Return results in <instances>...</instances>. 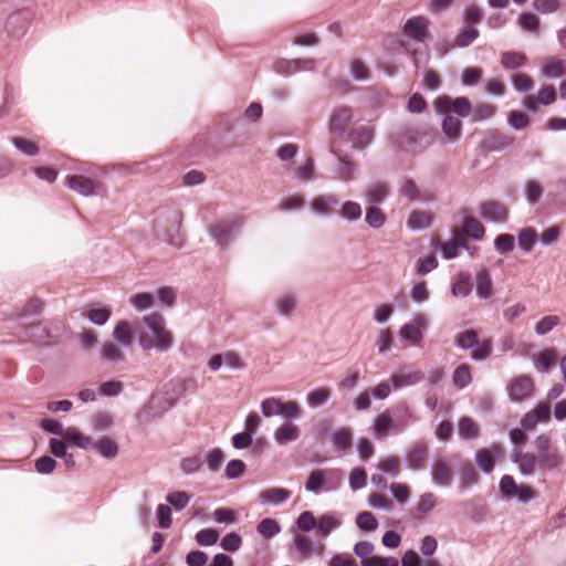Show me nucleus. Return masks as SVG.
I'll list each match as a JSON object with an SVG mask.
<instances>
[{
    "mask_svg": "<svg viewBox=\"0 0 566 566\" xmlns=\"http://www.w3.org/2000/svg\"><path fill=\"white\" fill-rule=\"evenodd\" d=\"M454 345L460 349H473L471 358L475 361L485 360L491 356V340L479 342L478 333L474 329H467L458 334L454 338Z\"/></svg>",
    "mask_w": 566,
    "mask_h": 566,
    "instance_id": "nucleus-1",
    "label": "nucleus"
},
{
    "mask_svg": "<svg viewBox=\"0 0 566 566\" xmlns=\"http://www.w3.org/2000/svg\"><path fill=\"white\" fill-rule=\"evenodd\" d=\"M241 224L242 217L232 216L211 224L208 228V233L219 248L226 249L234 240L235 232Z\"/></svg>",
    "mask_w": 566,
    "mask_h": 566,
    "instance_id": "nucleus-2",
    "label": "nucleus"
},
{
    "mask_svg": "<svg viewBox=\"0 0 566 566\" xmlns=\"http://www.w3.org/2000/svg\"><path fill=\"white\" fill-rule=\"evenodd\" d=\"M144 324L153 334L157 350L166 353L174 346V336L166 329L163 315L153 313L144 318Z\"/></svg>",
    "mask_w": 566,
    "mask_h": 566,
    "instance_id": "nucleus-3",
    "label": "nucleus"
},
{
    "mask_svg": "<svg viewBox=\"0 0 566 566\" xmlns=\"http://www.w3.org/2000/svg\"><path fill=\"white\" fill-rule=\"evenodd\" d=\"M172 408V402L163 395H154L149 401L143 407L137 416V420L142 424L157 421Z\"/></svg>",
    "mask_w": 566,
    "mask_h": 566,
    "instance_id": "nucleus-4",
    "label": "nucleus"
},
{
    "mask_svg": "<svg viewBox=\"0 0 566 566\" xmlns=\"http://www.w3.org/2000/svg\"><path fill=\"white\" fill-rule=\"evenodd\" d=\"M261 412L266 418L273 416H291L298 419L302 416V410L296 401L291 400L284 402L277 397H269L264 399L261 403Z\"/></svg>",
    "mask_w": 566,
    "mask_h": 566,
    "instance_id": "nucleus-5",
    "label": "nucleus"
},
{
    "mask_svg": "<svg viewBox=\"0 0 566 566\" xmlns=\"http://www.w3.org/2000/svg\"><path fill=\"white\" fill-rule=\"evenodd\" d=\"M429 459V443L424 439L411 442L405 454L406 467L411 471H421L427 467Z\"/></svg>",
    "mask_w": 566,
    "mask_h": 566,
    "instance_id": "nucleus-6",
    "label": "nucleus"
},
{
    "mask_svg": "<svg viewBox=\"0 0 566 566\" xmlns=\"http://www.w3.org/2000/svg\"><path fill=\"white\" fill-rule=\"evenodd\" d=\"M535 447L539 454V463L546 469L553 470L563 464V457L558 450L552 446L551 438L547 434L537 436Z\"/></svg>",
    "mask_w": 566,
    "mask_h": 566,
    "instance_id": "nucleus-7",
    "label": "nucleus"
},
{
    "mask_svg": "<svg viewBox=\"0 0 566 566\" xmlns=\"http://www.w3.org/2000/svg\"><path fill=\"white\" fill-rule=\"evenodd\" d=\"M427 324V317L423 314H417L409 323L401 326L399 336L409 345L418 346L423 338Z\"/></svg>",
    "mask_w": 566,
    "mask_h": 566,
    "instance_id": "nucleus-8",
    "label": "nucleus"
},
{
    "mask_svg": "<svg viewBox=\"0 0 566 566\" xmlns=\"http://www.w3.org/2000/svg\"><path fill=\"white\" fill-rule=\"evenodd\" d=\"M394 422V432L403 431L407 427L418 421V417L407 401H399L388 410Z\"/></svg>",
    "mask_w": 566,
    "mask_h": 566,
    "instance_id": "nucleus-9",
    "label": "nucleus"
},
{
    "mask_svg": "<svg viewBox=\"0 0 566 566\" xmlns=\"http://www.w3.org/2000/svg\"><path fill=\"white\" fill-rule=\"evenodd\" d=\"M534 391L533 379L527 375L513 378L509 386V397L514 402H522L531 398Z\"/></svg>",
    "mask_w": 566,
    "mask_h": 566,
    "instance_id": "nucleus-10",
    "label": "nucleus"
},
{
    "mask_svg": "<svg viewBox=\"0 0 566 566\" xmlns=\"http://www.w3.org/2000/svg\"><path fill=\"white\" fill-rule=\"evenodd\" d=\"M353 118L354 109L350 106L339 105L334 107L328 119L329 132L343 135L347 132Z\"/></svg>",
    "mask_w": 566,
    "mask_h": 566,
    "instance_id": "nucleus-11",
    "label": "nucleus"
},
{
    "mask_svg": "<svg viewBox=\"0 0 566 566\" xmlns=\"http://www.w3.org/2000/svg\"><path fill=\"white\" fill-rule=\"evenodd\" d=\"M504 448L500 443H493L489 448H482L475 452V462L479 469L489 474L494 470L495 459L504 455Z\"/></svg>",
    "mask_w": 566,
    "mask_h": 566,
    "instance_id": "nucleus-12",
    "label": "nucleus"
},
{
    "mask_svg": "<svg viewBox=\"0 0 566 566\" xmlns=\"http://www.w3.org/2000/svg\"><path fill=\"white\" fill-rule=\"evenodd\" d=\"M430 476L436 486L449 488L453 481V470L446 459L439 458L430 467Z\"/></svg>",
    "mask_w": 566,
    "mask_h": 566,
    "instance_id": "nucleus-13",
    "label": "nucleus"
},
{
    "mask_svg": "<svg viewBox=\"0 0 566 566\" xmlns=\"http://www.w3.org/2000/svg\"><path fill=\"white\" fill-rule=\"evenodd\" d=\"M359 175L358 165L347 155H337V161L334 167V178L340 181L349 182L357 179Z\"/></svg>",
    "mask_w": 566,
    "mask_h": 566,
    "instance_id": "nucleus-14",
    "label": "nucleus"
},
{
    "mask_svg": "<svg viewBox=\"0 0 566 566\" xmlns=\"http://www.w3.org/2000/svg\"><path fill=\"white\" fill-rule=\"evenodd\" d=\"M65 185L82 196L98 193L101 184L82 175H69Z\"/></svg>",
    "mask_w": 566,
    "mask_h": 566,
    "instance_id": "nucleus-15",
    "label": "nucleus"
},
{
    "mask_svg": "<svg viewBox=\"0 0 566 566\" xmlns=\"http://www.w3.org/2000/svg\"><path fill=\"white\" fill-rule=\"evenodd\" d=\"M438 496L432 492H424L417 499L416 505L411 510L413 520H424L438 506Z\"/></svg>",
    "mask_w": 566,
    "mask_h": 566,
    "instance_id": "nucleus-16",
    "label": "nucleus"
},
{
    "mask_svg": "<svg viewBox=\"0 0 566 566\" xmlns=\"http://www.w3.org/2000/svg\"><path fill=\"white\" fill-rule=\"evenodd\" d=\"M429 21L424 17H412L407 20L403 33L408 38L418 41L424 42L429 38L428 32Z\"/></svg>",
    "mask_w": 566,
    "mask_h": 566,
    "instance_id": "nucleus-17",
    "label": "nucleus"
},
{
    "mask_svg": "<svg viewBox=\"0 0 566 566\" xmlns=\"http://www.w3.org/2000/svg\"><path fill=\"white\" fill-rule=\"evenodd\" d=\"M390 193L389 185L385 181H375L369 184L363 196L364 201L368 206H377L384 203Z\"/></svg>",
    "mask_w": 566,
    "mask_h": 566,
    "instance_id": "nucleus-18",
    "label": "nucleus"
},
{
    "mask_svg": "<svg viewBox=\"0 0 566 566\" xmlns=\"http://www.w3.org/2000/svg\"><path fill=\"white\" fill-rule=\"evenodd\" d=\"M479 213L490 222L502 223L507 220V209L499 201L482 202L479 207Z\"/></svg>",
    "mask_w": 566,
    "mask_h": 566,
    "instance_id": "nucleus-19",
    "label": "nucleus"
},
{
    "mask_svg": "<svg viewBox=\"0 0 566 566\" xmlns=\"http://www.w3.org/2000/svg\"><path fill=\"white\" fill-rule=\"evenodd\" d=\"M394 389L399 390L405 387L415 386L424 379V374L420 370L401 369L390 377Z\"/></svg>",
    "mask_w": 566,
    "mask_h": 566,
    "instance_id": "nucleus-20",
    "label": "nucleus"
},
{
    "mask_svg": "<svg viewBox=\"0 0 566 566\" xmlns=\"http://www.w3.org/2000/svg\"><path fill=\"white\" fill-rule=\"evenodd\" d=\"M541 74L547 80H554L566 75V60L557 56H547L543 60Z\"/></svg>",
    "mask_w": 566,
    "mask_h": 566,
    "instance_id": "nucleus-21",
    "label": "nucleus"
},
{
    "mask_svg": "<svg viewBox=\"0 0 566 566\" xmlns=\"http://www.w3.org/2000/svg\"><path fill=\"white\" fill-rule=\"evenodd\" d=\"M475 294L479 300H489L494 294L493 283L489 271L481 268L475 272Z\"/></svg>",
    "mask_w": 566,
    "mask_h": 566,
    "instance_id": "nucleus-22",
    "label": "nucleus"
},
{
    "mask_svg": "<svg viewBox=\"0 0 566 566\" xmlns=\"http://www.w3.org/2000/svg\"><path fill=\"white\" fill-rule=\"evenodd\" d=\"M348 139L353 149L361 150L373 143L374 129L369 126H358L348 130Z\"/></svg>",
    "mask_w": 566,
    "mask_h": 566,
    "instance_id": "nucleus-23",
    "label": "nucleus"
},
{
    "mask_svg": "<svg viewBox=\"0 0 566 566\" xmlns=\"http://www.w3.org/2000/svg\"><path fill=\"white\" fill-rule=\"evenodd\" d=\"M485 229L483 224L473 217H465L461 229L457 230V239L471 238L481 240L484 237Z\"/></svg>",
    "mask_w": 566,
    "mask_h": 566,
    "instance_id": "nucleus-24",
    "label": "nucleus"
},
{
    "mask_svg": "<svg viewBox=\"0 0 566 566\" xmlns=\"http://www.w3.org/2000/svg\"><path fill=\"white\" fill-rule=\"evenodd\" d=\"M297 306V296L295 293L286 291L280 294L274 301L275 312L280 316L290 317L294 314Z\"/></svg>",
    "mask_w": 566,
    "mask_h": 566,
    "instance_id": "nucleus-25",
    "label": "nucleus"
},
{
    "mask_svg": "<svg viewBox=\"0 0 566 566\" xmlns=\"http://www.w3.org/2000/svg\"><path fill=\"white\" fill-rule=\"evenodd\" d=\"M342 525V517L336 512H328L319 516L317 520V535L326 538L332 532Z\"/></svg>",
    "mask_w": 566,
    "mask_h": 566,
    "instance_id": "nucleus-26",
    "label": "nucleus"
},
{
    "mask_svg": "<svg viewBox=\"0 0 566 566\" xmlns=\"http://www.w3.org/2000/svg\"><path fill=\"white\" fill-rule=\"evenodd\" d=\"M557 358L556 349L545 348L544 350L533 354L532 360L535 369L542 374H548L554 367Z\"/></svg>",
    "mask_w": 566,
    "mask_h": 566,
    "instance_id": "nucleus-27",
    "label": "nucleus"
},
{
    "mask_svg": "<svg viewBox=\"0 0 566 566\" xmlns=\"http://www.w3.org/2000/svg\"><path fill=\"white\" fill-rule=\"evenodd\" d=\"M331 441L333 443L335 451L339 455H343L347 453L352 448L353 433L348 428H339L332 432Z\"/></svg>",
    "mask_w": 566,
    "mask_h": 566,
    "instance_id": "nucleus-28",
    "label": "nucleus"
},
{
    "mask_svg": "<svg viewBox=\"0 0 566 566\" xmlns=\"http://www.w3.org/2000/svg\"><path fill=\"white\" fill-rule=\"evenodd\" d=\"M317 62L313 59H295L292 61H282L279 64L277 72L284 75H291L298 71H312Z\"/></svg>",
    "mask_w": 566,
    "mask_h": 566,
    "instance_id": "nucleus-29",
    "label": "nucleus"
},
{
    "mask_svg": "<svg viewBox=\"0 0 566 566\" xmlns=\"http://www.w3.org/2000/svg\"><path fill=\"white\" fill-rule=\"evenodd\" d=\"M441 129L450 143H455L462 135V122L460 118L447 114L442 119Z\"/></svg>",
    "mask_w": 566,
    "mask_h": 566,
    "instance_id": "nucleus-30",
    "label": "nucleus"
},
{
    "mask_svg": "<svg viewBox=\"0 0 566 566\" xmlns=\"http://www.w3.org/2000/svg\"><path fill=\"white\" fill-rule=\"evenodd\" d=\"M64 439L69 443L84 450L95 449L96 442L90 436H85L75 427H69L64 432Z\"/></svg>",
    "mask_w": 566,
    "mask_h": 566,
    "instance_id": "nucleus-31",
    "label": "nucleus"
},
{
    "mask_svg": "<svg viewBox=\"0 0 566 566\" xmlns=\"http://www.w3.org/2000/svg\"><path fill=\"white\" fill-rule=\"evenodd\" d=\"M321 478L324 493H328L340 488L344 475L340 469H322Z\"/></svg>",
    "mask_w": 566,
    "mask_h": 566,
    "instance_id": "nucleus-32",
    "label": "nucleus"
},
{
    "mask_svg": "<svg viewBox=\"0 0 566 566\" xmlns=\"http://www.w3.org/2000/svg\"><path fill=\"white\" fill-rule=\"evenodd\" d=\"M300 428L291 420H285L274 432V439L280 444L295 441L300 437Z\"/></svg>",
    "mask_w": 566,
    "mask_h": 566,
    "instance_id": "nucleus-33",
    "label": "nucleus"
},
{
    "mask_svg": "<svg viewBox=\"0 0 566 566\" xmlns=\"http://www.w3.org/2000/svg\"><path fill=\"white\" fill-rule=\"evenodd\" d=\"M337 202L336 197L333 195H319L312 200L311 208L314 213L326 217L334 212V207Z\"/></svg>",
    "mask_w": 566,
    "mask_h": 566,
    "instance_id": "nucleus-34",
    "label": "nucleus"
},
{
    "mask_svg": "<svg viewBox=\"0 0 566 566\" xmlns=\"http://www.w3.org/2000/svg\"><path fill=\"white\" fill-rule=\"evenodd\" d=\"M291 495V491L286 489L271 488L263 490L259 495V500L263 504L281 505L285 503Z\"/></svg>",
    "mask_w": 566,
    "mask_h": 566,
    "instance_id": "nucleus-35",
    "label": "nucleus"
},
{
    "mask_svg": "<svg viewBox=\"0 0 566 566\" xmlns=\"http://www.w3.org/2000/svg\"><path fill=\"white\" fill-rule=\"evenodd\" d=\"M527 63V56L521 51H505L501 54V65L506 71H515Z\"/></svg>",
    "mask_w": 566,
    "mask_h": 566,
    "instance_id": "nucleus-36",
    "label": "nucleus"
},
{
    "mask_svg": "<svg viewBox=\"0 0 566 566\" xmlns=\"http://www.w3.org/2000/svg\"><path fill=\"white\" fill-rule=\"evenodd\" d=\"M181 214L176 212L174 213V219L171 221L170 228L167 230L163 240L168 244L175 248H181L184 244V235L181 233Z\"/></svg>",
    "mask_w": 566,
    "mask_h": 566,
    "instance_id": "nucleus-37",
    "label": "nucleus"
},
{
    "mask_svg": "<svg viewBox=\"0 0 566 566\" xmlns=\"http://www.w3.org/2000/svg\"><path fill=\"white\" fill-rule=\"evenodd\" d=\"M101 357L103 360L113 364H122L126 361V356L123 350L112 342L103 344L101 348Z\"/></svg>",
    "mask_w": 566,
    "mask_h": 566,
    "instance_id": "nucleus-38",
    "label": "nucleus"
},
{
    "mask_svg": "<svg viewBox=\"0 0 566 566\" xmlns=\"http://www.w3.org/2000/svg\"><path fill=\"white\" fill-rule=\"evenodd\" d=\"M451 293L455 297H467L471 293V276L467 272H460L452 283Z\"/></svg>",
    "mask_w": 566,
    "mask_h": 566,
    "instance_id": "nucleus-39",
    "label": "nucleus"
},
{
    "mask_svg": "<svg viewBox=\"0 0 566 566\" xmlns=\"http://www.w3.org/2000/svg\"><path fill=\"white\" fill-rule=\"evenodd\" d=\"M408 228L415 231L424 230L432 224V216L426 211H413L408 219Z\"/></svg>",
    "mask_w": 566,
    "mask_h": 566,
    "instance_id": "nucleus-40",
    "label": "nucleus"
},
{
    "mask_svg": "<svg viewBox=\"0 0 566 566\" xmlns=\"http://www.w3.org/2000/svg\"><path fill=\"white\" fill-rule=\"evenodd\" d=\"M113 338L125 348L132 345L130 326L126 321H120L116 324L113 331Z\"/></svg>",
    "mask_w": 566,
    "mask_h": 566,
    "instance_id": "nucleus-41",
    "label": "nucleus"
},
{
    "mask_svg": "<svg viewBox=\"0 0 566 566\" xmlns=\"http://www.w3.org/2000/svg\"><path fill=\"white\" fill-rule=\"evenodd\" d=\"M363 214L361 206L356 201H345L339 210V216L348 222H355L360 219Z\"/></svg>",
    "mask_w": 566,
    "mask_h": 566,
    "instance_id": "nucleus-42",
    "label": "nucleus"
},
{
    "mask_svg": "<svg viewBox=\"0 0 566 566\" xmlns=\"http://www.w3.org/2000/svg\"><path fill=\"white\" fill-rule=\"evenodd\" d=\"M390 430L394 432V422L387 411L376 419L373 431L378 439H384Z\"/></svg>",
    "mask_w": 566,
    "mask_h": 566,
    "instance_id": "nucleus-43",
    "label": "nucleus"
},
{
    "mask_svg": "<svg viewBox=\"0 0 566 566\" xmlns=\"http://www.w3.org/2000/svg\"><path fill=\"white\" fill-rule=\"evenodd\" d=\"M331 395L332 392L329 388H317L307 394L306 402L311 408H318L328 401Z\"/></svg>",
    "mask_w": 566,
    "mask_h": 566,
    "instance_id": "nucleus-44",
    "label": "nucleus"
},
{
    "mask_svg": "<svg viewBox=\"0 0 566 566\" xmlns=\"http://www.w3.org/2000/svg\"><path fill=\"white\" fill-rule=\"evenodd\" d=\"M386 214L377 206H369L366 209L365 222L373 229H379L386 223Z\"/></svg>",
    "mask_w": 566,
    "mask_h": 566,
    "instance_id": "nucleus-45",
    "label": "nucleus"
},
{
    "mask_svg": "<svg viewBox=\"0 0 566 566\" xmlns=\"http://www.w3.org/2000/svg\"><path fill=\"white\" fill-rule=\"evenodd\" d=\"M25 335L30 338V340L42 344L46 338L50 337V332L44 324L38 322L32 323L25 327Z\"/></svg>",
    "mask_w": 566,
    "mask_h": 566,
    "instance_id": "nucleus-46",
    "label": "nucleus"
},
{
    "mask_svg": "<svg viewBox=\"0 0 566 566\" xmlns=\"http://www.w3.org/2000/svg\"><path fill=\"white\" fill-rule=\"evenodd\" d=\"M516 23L523 31L532 33H537L541 27L538 17L532 12L521 13Z\"/></svg>",
    "mask_w": 566,
    "mask_h": 566,
    "instance_id": "nucleus-47",
    "label": "nucleus"
},
{
    "mask_svg": "<svg viewBox=\"0 0 566 566\" xmlns=\"http://www.w3.org/2000/svg\"><path fill=\"white\" fill-rule=\"evenodd\" d=\"M472 377H471V370L470 366L467 364H462L458 366L453 374H452V381L453 385L459 388L463 389L467 386L471 384Z\"/></svg>",
    "mask_w": 566,
    "mask_h": 566,
    "instance_id": "nucleus-48",
    "label": "nucleus"
},
{
    "mask_svg": "<svg viewBox=\"0 0 566 566\" xmlns=\"http://www.w3.org/2000/svg\"><path fill=\"white\" fill-rule=\"evenodd\" d=\"M480 32L474 25H464L463 30L455 36L454 43L459 48H467L479 36Z\"/></svg>",
    "mask_w": 566,
    "mask_h": 566,
    "instance_id": "nucleus-49",
    "label": "nucleus"
},
{
    "mask_svg": "<svg viewBox=\"0 0 566 566\" xmlns=\"http://www.w3.org/2000/svg\"><path fill=\"white\" fill-rule=\"evenodd\" d=\"M559 323L560 318L558 315H546L535 324L534 332L538 336H544L551 333Z\"/></svg>",
    "mask_w": 566,
    "mask_h": 566,
    "instance_id": "nucleus-50",
    "label": "nucleus"
},
{
    "mask_svg": "<svg viewBox=\"0 0 566 566\" xmlns=\"http://www.w3.org/2000/svg\"><path fill=\"white\" fill-rule=\"evenodd\" d=\"M459 436L462 439H475L479 437L476 423L468 417H462L458 423Z\"/></svg>",
    "mask_w": 566,
    "mask_h": 566,
    "instance_id": "nucleus-51",
    "label": "nucleus"
},
{
    "mask_svg": "<svg viewBox=\"0 0 566 566\" xmlns=\"http://www.w3.org/2000/svg\"><path fill=\"white\" fill-rule=\"evenodd\" d=\"M202 460L206 462L208 470L212 473H216L220 470L224 460V455L221 449L214 448L207 452Z\"/></svg>",
    "mask_w": 566,
    "mask_h": 566,
    "instance_id": "nucleus-52",
    "label": "nucleus"
},
{
    "mask_svg": "<svg viewBox=\"0 0 566 566\" xmlns=\"http://www.w3.org/2000/svg\"><path fill=\"white\" fill-rule=\"evenodd\" d=\"M532 8L539 14H553L560 10L559 0H533Z\"/></svg>",
    "mask_w": 566,
    "mask_h": 566,
    "instance_id": "nucleus-53",
    "label": "nucleus"
},
{
    "mask_svg": "<svg viewBox=\"0 0 566 566\" xmlns=\"http://www.w3.org/2000/svg\"><path fill=\"white\" fill-rule=\"evenodd\" d=\"M95 450L106 459H114L118 453L116 442L107 437H104L96 442Z\"/></svg>",
    "mask_w": 566,
    "mask_h": 566,
    "instance_id": "nucleus-54",
    "label": "nucleus"
},
{
    "mask_svg": "<svg viewBox=\"0 0 566 566\" xmlns=\"http://www.w3.org/2000/svg\"><path fill=\"white\" fill-rule=\"evenodd\" d=\"M537 234L533 228L523 229L517 235V243L524 252H530L536 243Z\"/></svg>",
    "mask_w": 566,
    "mask_h": 566,
    "instance_id": "nucleus-55",
    "label": "nucleus"
},
{
    "mask_svg": "<svg viewBox=\"0 0 566 566\" xmlns=\"http://www.w3.org/2000/svg\"><path fill=\"white\" fill-rule=\"evenodd\" d=\"M256 530L265 539L272 538L281 532L279 523L273 518L262 520Z\"/></svg>",
    "mask_w": 566,
    "mask_h": 566,
    "instance_id": "nucleus-56",
    "label": "nucleus"
},
{
    "mask_svg": "<svg viewBox=\"0 0 566 566\" xmlns=\"http://www.w3.org/2000/svg\"><path fill=\"white\" fill-rule=\"evenodd\" d=\"M517 484L511 475H503L500 480L499 489L502 496L506 500L514 499L517 494Z\"/></svg>",
    "mask_w": 566,
    "mask_h": 566,
    "instance_id": "nucleus-57",
    "label": "nucleus"
},
{
    "mask_svg": "<svg viewBox=\"0 0 566 566\" xmlns=\"http://www.w3.org/2000/svg\"><path fill=\"white\" fill-rule=\"evenodd\" d=\"M496 113V106L488 103L478 104L472 109V122H481L492 118Z\"/></svg>",
    "mask_w": 566,
    "mask_h": 566,
    "instance_id": "nucleus-58",
    "label": "nucleus"
},
{
    "mask_svg": "<svg viewBox=\"0 0 566 566\" xmlns=\"http://www.w3.org/2000/svg\"><path fill=\"white\" fill-rule=\"evenodd\" d=\"M294 547L302 559H307L314 554V544L306 536H296Z\"/></svg>",
    "mask_w": 566,
    "mask_h": 566,
    "instance_id": "nucleus-59",
    "label": "nucleus"
},
{
    "mask_svg": "<svg viewBox=\"0 0 566 566\" xmlns=\"http://www.w3.org/2000/svg\"><path fill=\"white\" fill-rule=\"evenodd\" d=\"M203 460L200 454L185 458L180 462V469L185 474H195L201 470Z\"/></svg>",
    "mask_w": 566,
    "mask_h": 566,
    "instance_id": "nucleus-60",
    "label": "nucleus"
},
{
    "mask_svg": "<svg viewBox=\"0 0 566 566\" xmlns=\"http://www.w3.org/2000/svg\"><path fill=\"white\" fill-rule=\"evenodd\" d=\"M166 501L176 510H184L190 502V496L184 491H175L166 496Z\"/></svg>",
    "mask_w": 566,
    "mask_h": 566,
    "instance_id": "nucleus-61",
    "label": "nucleus"
},
{
    "mask_svg": "<svg viewBox=\"0 0 566 566\" xmlns=\"http://www.w3.org/2000/svg\"><path fill=\"white\" fill-rule=\"evenodd\" d=\"M537 463H539V460L535 454L525 452L521 463L518 464V470L523 475H533L535 473Z\"/></svg>",
    "mask_w": 566,
    "mask_h": 566,
    "instance_id": "nucleus-62",
    "label": "nucleus"
},
{
    "mask_svg": "<svg viewBox=\"0 0 566 566\" xmlns=\"http://www.w3.org/2000/svg\"><path fill=\"white\" fill-rule=\"evenodd\" d=\"M377 468L380 472L389 473L392 476H398L400 473V460L397 457L391 455L381 460Z\"/></svg>",
    "mask_w": 566,
    "mask_h": 566,
    "instance_id": "nucleus-63",
    "label": "nucleus"
},
{
    "mask_svg": "<svg viewBox=\"0 0 566 566\" xmlns=\"http://www.w3.org/2000/svg\"><path fill=\"white\" fill-rule=\"evenodd\" d=\"M245 463L242 460H230L224 469V476L229 480L240 478L245 472Z\"/></svg>",
    "mask_w": 566,
    "mask_h": 566,
    "instance_id": "nucleus-64",
    "label": "nucleus"
}]
</instances>
